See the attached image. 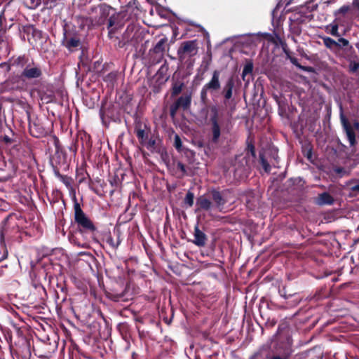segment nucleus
<instances>
[{
    "mask_svg": "<svg viewBox=\"0 0 359 359\" xmlns=\"http://www.w3.org/2000/svg\"><path fill=\"white\" fill-rule=\"evenodd\" d=\"M198 46L196 40L184 41L177 50V55L181 60H184L187 55L194 56L197 54Z\"/></svg>",
    "mask_w": 359,
    "mask_h": 359,
    "instance_id": "39448f33",
    "label": "nucleus"
},
{
    "mask_svg": "<svg viewBox=\"0 0 359 359\" xmlns=\"http://www.w3.org/2000/svg\"><path fill=\"white\" fill-rule=\"evenodd\" d=\"M261 164L264 169L265 172H269L271 170V166L267 162V161L264 158V155L259 154Z\"/></svg>",
    "mask_w": 359,
    "mask_h": 359,
    "instance_id": "4be33fe9",
    "label": "nucleus"
},
{
    "mask_svg": "<svg viewBox=\"0 0 359 359\" xmlns=\"http://www.w3.org/2000/svg\"><path fill=\"white\" fill-rule=\"evenodd\" d=\"M233 86V79L232 78L229 79L224 87V95L225 99L229 100L232 97V90Z\"/></svg>",
    "mask_w": 359,
    "mask_h": 359,
    "instance_id": "ddd939ff",
    "label": "nucleus"
},
{
    "mask_svg": "<svg viewBox=\"0 0 359 359\" xmlns=\"http://www.w3.org/2000/svg\"><path fill=\"white\" fill-rule=\"evenodd\" d=\"M113 25V22H111V20L109 21V26H112Z\"/></svg>",
    "mask_w": 359,
    "mask_h": 359,
    "instance_id": "79ce46f5",
    "label": "nucleus"
},
{
    "mask_svg": "<svg viewBox=\"0 0 359 359\" xmlns=\"http://www.w3.org/2000/svg\"><path fill=\"white\" fill-rule=\"evenodd\" d=\"M341 121L350 145L353 146L355 144V135L354 130L359 128V123H355L354 125L353 126L349 122H348L344 118L341 119Z\"/></svg>",
    "mask_w": 359,
    "mask_h": 359,
    "instance_id": "0eeeda50",
    "label": "nucleus"
},
{
    "mask_svg": "<svg viewBox=\"0 0 359 359\" xmlns=\"http://www.w3.org/2000/svg\"><path fill=\"white\" fill-rule=\"evenodd\" d=\"M191 101V95H187L185 96L180 97L174 104L178 108H182L183 109L185 110L190 107Z\"/></svg>",
    "mask_w": 359,
    "mask_h": 359,
    "instance_id": "f8f14e48",
    "label": "nucleus"
},
{
    "mask_svg": "<svg viewBox=\"0 0 359 359\" xmlns=\"http://www.w3.org/2000/svg\"><path fill=\"white\" fill-rule=\"evenodd\" d=\"M136 135L140 141L141 144H144L146 143V140L147 139V133L145 132L144 129L140 128H137L135 129Z\"/></svg>",
    "mask_w": 359,
    "mask_h": 359,
    "instance_id": "dca6fc26",
    "label": "nucleus"
},
{
    "mask_svg": "<svg viewBox=\"0 0 359 359\" xmlns=\"http://www.w3.org/2000/svg\"><path fill=\"white\" fill-rule=\"evenodd\" d=\"M248 150L251 153L253 157L255 156V149L253 144H248Z\"/></svg>",
    "mask_w": 359,
    "mask_h": 359,
    "instance_id": "72a5a7b5",
    "label": "nucleus"
},
{
    "mask_svg": "<svg viewBox=\"0 0 359 359\" xmlns=\"http://www.w3.org/2000/svg\"><path fill=\"white\" fill-rule=\"evenodd\" d=\"M338 30L339 25L337 22H336L335 20L325 27V31L327 32V33L330 34L334 36H339Z\"/></svg>",
    "mask_w": 359,
    "mask_h": 359,
    "instance_id": "4468645a",
    "label": "nucleus"
},
{
    "mask_svg": "<svg viewBox=\"0 0 359 359\" xmlns=\"http://www.w3.org/2000/svg\"><path fill=\"white\" fill-rule=\"evenodd\" d=\"M334 172L338 174L340 177L344 176L346 174V171L343 168H335L334 169Z\"/></svg>",
    "mask_w": 359,
    "mask_h": 359,
    "instance_id": "473e14b6",
    "label": "nucleus"
},
{
    "mask_svg": "<svg viewBox=\"0 0 359 359\" xmlns=\"http://www.w3.org/2000/svg\"><path fill=\"white\" fill-rule=\"evenodd\" d=\"M349 42L344 38H339L337 41V47H346L348 46Z\"/></svg>",
    "mask_w": 359,
    "mask_h": 359,
    "instance_id": "a878e982",
    "label": "nucleus"
},
{
    "mask_svg": "<svg viewBox=\"0 0 359 359\" xmlns=\"http://www.w3.org/2000/svg\"><path fill=\"white\" fill-rule=\"evenodd\" d=\"M174 146L177 151H181L182 144L181 139L178 135H175Z\"/></svg>",
    "mask_w": 359,
    "mask_h": 359,
    "instance_id": "b1692460",
    "label": "nucleus"
},
{
    "mask_svg": "<svg viewBox=\"0 0 359 359\" xmlns=\"http://www.w3.org/2000/svg\"><path fill=\"white\" fill-rule=\"evenodd\" d=\"M144 144L146 145L148 149L152 150L155 148L156 140L154 139L151 138L148 141L146 140V143Z\"/></svg>",
    "mask_w": 359,
    "mask_h": 359,
    "instance_id": "bb28decb",
    "label": "nucleus"
},
{
    "mask_svg": "<svg viewBox=\"0 0 359 359\" xmlns=\"http://www.w3.org/2000/svg\"><path fill=\"white\" fill-rule=\"evenodd\" d=\"M18 62H21V61H24V60H25V58H24V57H19V58L18 59Z\"/></svg>",
    "mask_w": 359,
    "mask_h": 359,
    "instance_id": "58836bf2",
    "label": "nucleus"
},
{
    "mask_svg": "<svg viewBox=\"0 0 359 359\" xmlns=\"http://www.w3.org/2000/svg\"><path fill=\"white\" fill-rule=\"evenodd\" d=\"M351 191L359 192V184L351 187Z\"/></svg>",
    "mask_w": 359,
    "mask_h": 359,
    "instance_id": "c9c22d12",
    "label": "nucleus"
},
{
    "mask_svg": "<svg viewBox=\"0 0 359 359\" xmlns=\"http://www.w3.org/2000/svg\"><path fill=\"white\" fill-rule=\"evenodd\" d=\"M57 175H58V177H60L61 179L64 180V178H65V177H64L62 175H60V174H58Z\"/></svg>",
    "mask_w": 359,
    "mask_h": 359,
    "instance_id": "a19ab883",
    "label": "nucleus"
},
{
    "mask_svg": "<svg viewBox=\"0 0 359 359\" xmlns=\"http://www.w3.org/2000/svg\"><path fill=\"white\" fill-rule=\"evenodd\" d=\"M196 205L197 206L196 212L201 210L210 212L215 208L209 191L198 197Z\"/></svg>",
    "mask_w": 359,
    "mask_h": 359,
    "instance_id": "423d86ee",
    "label": "nucleus"
},
{
    "mask_svg": "<svg viewBox=\"0 0 359 359\" xmlns=\"http://www.w3.org/2000/svg\"><path fill=\"white\" fill-rule=\"evenodd\" d=\"M179 109V108L175 104H172L171 106H170V116L174 118L177 114V110Z\"/></svg>",
    "mask_w": 359,
    "mask_h": 359,
    "instance_id": "2f4dec72",
    "label": "nucleus"
},
{
    "mask_svg": "<svg viewBox=\"0 0 359 359\" xmlns=\"http://www.w3.org/2000/svg\"><path fill=\"white\" fill-rule=\"evenodd\" d=\"M318 200H319L318 203L320 205H324V204L330 205V204H332L334 201L333 198L331 196V195L326 192L320 194L319 196Z\"/></svg>",
    "mask_w": 359,
    "mask_h": 359,
    "instance_id": "2eb2a0df",
    "label": "nucleus"
},
{
    "mask_svg": "<svg viewBox=\"0 0 359 359\" xmlns=\"http://www.w3.org/2000/svg\"><path fill=\"white\" fill-rule=\"evenodd\" d=\"M324 45L330 49L337 47V41L330 37L325 36L323 38Z\"/></svg>",
    "mask_w": 359,
    "mask_h": 359,
    "instance_id": "f3484780",
    "label": "nucleus"
},
{
    "mask_svg": "<svg viewBox=\"0 0 359 359\" xmlns=\"http://www.w3.org/2000/svg\"><path fill=\"white\" fill-rule=\"evenodd\" d=\"M79 40L77 39H71L70 40H69V41L67 42V46L69 48H71V47H77L79 46Z\"/></svg>",
    "mask_w": 359,
    "mask_h": 359,
    "instance_id": "7c9ffc66",
    "label": "nucleus"
},
{
    "mask_svg": "<svg viewBox=\"0 0 359 359\" xmlns=\"http://www.w3.org/2000/svg\"><path fill=\"white\" fill-rule=\"evenodd\" d=\"M271 359H282L280 356H274Z\"/></svg>",
    "mask_w": 359,
    "mask_h": 359,
    "instance_id": "ea45409f",
    "label": "nucleus"
},
{
    "mask_svg": "<svg viewBox=\"0 0 359 359\" xmlns=\"http://www.w3.org/2000/svg\"><path fill=\"white\" fill-rule=\"evenodd\" d=\"M177 168L180 170V174L179 175V177H183L187 174V170L185 168V165L181 163L177 162Z\"/></svg>",
    "mask_w": 359,
    "mask_h": 359,
    "instance_id": "393cba45",
    "label": "nucleus"
},
{
    "mask_svg": "<svg viewBox=\"0 0 359 359\" xmlns=\"http://www.w3.org/2000/svg\"><path fill=\"white\" fill-rule=\"evenodd\" d=\"M116 77H117V73L116 72H111L109 74H108L106 77H105V80L107 81H114V80L116 79Z\"/></svg>",
    "mask_w": 359,
    "mask_h": 359,
    "instance_id": "cd10ccee",
    "label": "nucleus"
},
{
    "mask_svg": "<svg viewBox=\"0 0 359 359\" xmlns=\"http://www.w3.org/2000/svg\"><path fill=\"white\" fill-rule=\"evenodd\" d=\"M41 75V68L34 65H27L21 73V76L27 79H38Z\"/></svg>",
    "mask_w": 359,
    "mask_h": 359,
    "instance_id": "6e6552de",
    "label": "nucleus"
},
{
    "mask_svg": "<svg viewBox=\"0 0 359 359\" xmlns=\"http://www.w3.org/2000/svg\"><path fill=\"white\" fill-rule=\"evenodd\" d=\"M8 255V250L6 245L4 243H0V262L6 258Z\"/></svg>",
    "mask_w": 359,
    "mask_h": 359,
    "instance_id": "412c9836",
    "label": "nucleus"
},
{
    "mask_svg": "<svg viewBox=\"0 0 359 359\" xmlns=\"http://www.w3.org/2000/svg\"><path fill=\"white\" fill-rule=\"evenodd\" d=\"M165 42V39H162L156 43V45L154 47V50L156 53L162 52L164 50Z\"/></svg>",
    "mask_w": 359,
    "mask_h": 359,
    "instance_id": "5701e85b",
    "label": "nucleus"
},
{
    "mask_svg": "<svg viewBox=\"0 0 359 359\" xmlns=\"http://www.w3.org/2000/svg\"><path fill=\"white\" fill-rule=\"evenodd\" d=\"M211 116L210 121V132H211V142L214 144H217L219 141L222 132L224 130L222 128V123L219 121V109L216 106L210 107Z\"/></svg>",
    "mask_w": 359,
    "mask_h": 359,
    "instance_id": "f257e3e1",
    "label": "nucleus"
},
{
    "mask_svg": "<svg viewBox=\"0 0 359 359\" xmlns=\"http://www.w3.org/2000/svg\"><path fill=\"white\" fill-rule=\"evenodd\" d=\"M74 219L79 226L83 228L85 230L90 231H95V226L90 221V219L86 216L80 207L78 203H76L74 205Z\"/></svg>",
    "mask_w": 359,
    "mask_h": 359,
    "instance_id": "7ed1b4c3",
    "label": "nucleus"
},
{
    "mask_svg": "<svg viewBox=\"0 0 359 359\" xmlns=\"http://www.w3.org/2000/svg\"><path fill=\"white\" fill-rule=\"evenodd\" d=\"M194 195L192 192L188 191L184 198V203L189 207H191L194 205Z\"/></svg>",
    "mask_w": 359,
    "mask_h": 359,
    "instance_id": "aec40b11",
    "label": "nucleus"
},
{
    "mask_svg": "<svg viewBox=\"0 0 359 359\" xmlns=\"http://www.w3.org/2000/svg\"><path fill=\"white\" fill-rule=\"evenodd\" d=\"M19 233V226L15 222L5 219L0 229V243H5V240L14 239Z\"/></svg>",
    "mask_w": 359,
    "mask_h": 359,
    "instance_id": "f03ea898",
    "label": "nucleus"
},
{
    "mask_svg": "<svg viewBox=\"0 0 359 359\" xmlns=\"http://www.w3.org/2000/svg\"><path fill=\"white\" fill-rule=\"evenodd\" d=\"M207 238L205 234L199 229L198 225L194 228V240L193 243L199 247L204 246L205 245Z\"/></svg>",
    "mask_w": 359,
    "mask_h": 359,
    "instance_id": "9b49d317",
    "label": "nucleus"
},
{
    "mask_svg": "<svg viewBox=\"0 0 359 359\" xmlns=\"http://www.w3.org/2000/svg\"><path fill=\"white\" fill-rule=\"evenodd\" d=\"M350 10V7L348 6H341L337 11L335 12V15L337 14H345Z\"/></svg>",
    "mask_w": 359,
    "mask_h": 359,
    "instance_id": "c756f323",
    "label": "nucleus"
},
{
    "mask_svg": "<svg viewBox=\"0 0 359 359\" xmlns=\"http://www.w3.org/2000/svg\"><path fill=\"white\" fill-rule=\"evenodd\" d=\"M109 10L110 7L106 5L92 7L90 10L89 14L92 15L93 13H97V15L90 18V22L96 25L103 24L105 19L109 15Z\"/></svg>",
    "mask_w": 359,
    "mask_h": 359,
    "instance_id": "20e7f679",
    "label": "nucleus"
},
{
    "mask_svg": "<svg viewBox=\"0 0 359 359\" xmlns=\"http://www.w3.org/2000/svg\"><path fill=\"white\" fill-rule=\"evenodd\" d=\"M209 90H208L205 86L203 87L201 91V99L203 102H205L207 99V93Z\"/></svg>",
    "mask_w": 359,
    "mask_h": 359,
    "instance_id": "c85d7f7f",
    "label": "nucleus"
},
{
    "mask_svg": "<svg viewBox=\"0 0 359 359\" xmlns=\"http://www.w3.org/2000/svg\"><path fill=\"white\" fill-rule=\"evenodd\" d=\"M290 61L292 64L297 65V59L294 57H290Z\"/></svg>",
    "mask_w": 359,
    "mask_h": 359,
    "instance_id": "4c0bfd02",
    "label": "nucleus"
},
{
    "mask_svg": "<svg viewBox=\"0 0 359 359\" xmlns=\"http://www.w3.org/2000/svg\"><path fill=\"white\" fill-rule=\"evenodd\" d=\"M183 87H184V83H182V82L174 83L172 86V96L177 95L179 93H180L182 92Z\"/></svg>",
    "mask_w": 359,
    "mask_h": 359,
    "instance_id": "a211bd4d",
    "label": "nucleus"
},
{
    "mask_svg": "<svg viewBox=\"0 0 359 359\" xmlns=\"http://www.w3.org/2000/svg\"><path fill=\"white\" fill-rule=\"evenodd\" d=\"M220 72L218 70H215L212 73V76L210 81L207 83L204 86L210 91L217 90L220 88L219 82Z\"/></svg>",
    "mask_w": 359,
    "mask_h": 359,
    "instance_id": "9d476101",
    "label": "nucleus"
},
{
    "mask_svg": "<svg viewBox=\"0 0 359 359\" xmlns=\"http://www.w3.org/2000/svg\"><path fill=\"white\" fill-rule=\"evenodd\" d=\"M359 68V63L358 62H353L351 65V70L352 72H355Z\"/></svg>",
    "mask_w": 359,
    "mask_h": 359,
    "instance_id": "f704fd0d",
    "label": "nucleus"
},
{
    "mask_svg": "<svg viewBox=\"0 0 359 359\" xmlns=\"http://www.w3.org/2000/svg\"><path fill=\"white\" fill-rule=\"evenodd\" d=\"M209 193L212 199L215 208L221 212L227 201L224 197L223 194L216 189H211L209 191Z\"/></svg>",
    "mask_w": 359,
    "mask_h": 359,
    "instance_id": "1a4fd4ad",
    "label": "nucleus"
},
{
    "mask_svg": "<svg viewBox=\"0 0 359 359\" xmlns=\"http://www.w3.org/2000/svg\"><path fill=\"white\" fill-rule=\"evenodd\" d=\"M353 4L359 9V0H353Z\"/></svg>",
    "mask_w": 359,
    "mask_h": 359,
    "instance_id": "e433bc0d",
    "label": "nucleus"
},
{
    "mask_svg": "<svg viewBox=\"0 0 359 359\" xmlns=\"http://www.w3.org/2000/svg\"><path fill=\"white\" fill-rule=\"evenodd\" d=\"M253 70V64L252 62H248L243 69L242 72V78L243 80H245V77L248 74H251Z\"/></svg>",
    "mask_w": 359,
    "mask_h": 359,
    "instance_id": "6ab92c4d",
    "label": "nucleus"
}]
</instances>
